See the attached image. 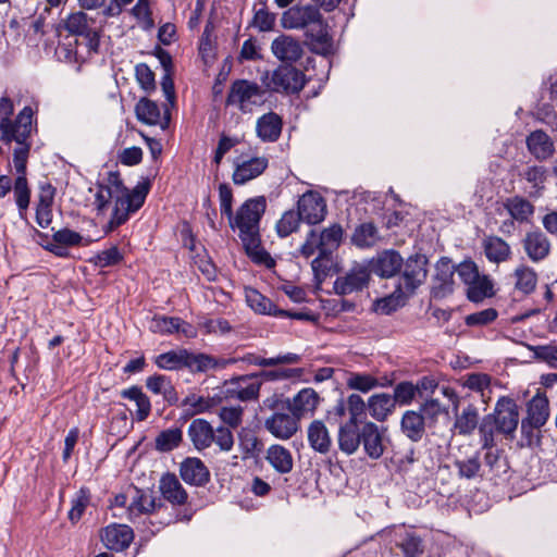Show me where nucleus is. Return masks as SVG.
Masks as SVG:
<instances>
[{
    "mask_svg": "<svg viewBox=\"0 0 557 557\" xmlns=\"http://www.w3.org/2000/svg\"><path fill=\"white\" fill-rule=\"evenodd\" d=\"M149 191V183H138L132 190L123 185L117 172H110L107 184L99 185L95 196L98 211H103L111 200L114 201L111 218L106 232H112L124 224L129 215L144 205Z\"/></svg>",
    "mask_w": 557,
    "mask_h": 557,
    "instance_id": "1",
    "label": "nucleus"
},
{
    "mask_svg": "<svg viewBox=\"0 0 557 557\" xmlns=\"http://www.w3.org/2000/svg\"><path fill=\"white\" fill-rule=\"evenodd\" d=\"M281 24L285 29H304L311 51L327 55L333 50V40L327 24L317 7L294 5L282 14Z\"/></svg>",
    "mask_w": 557,
    "mask_h": 557,
    "instance_id": "2",
    "label": "nucleus"
},
{
    "mask_svg": "<svg viewBox=\"0 0 557 557\" xmlns=\"http://www.w3.org/2000/svg\"><path fill=\"white\" fill-rule=\"evenodd\" d=\"M260 81L268 91L286 95L299 94L307 83L304 72L292 64H281L273 71H265Z\"/></svg>",
    "mask_w": 557,
    "mask_h": 557,
    "instance_id": "3",
    "label": "nucleus"
},
{
    "mask_svg": "<svg viewBox=\"0 0 557 557\" xmlns=\"http://www.w3.org/2000/svg\"><path fill=\"white\" fill-rule=\"evenodd\" d=\"M265 208L267 201L263 196L247 199L228 219L230 226L239 231L240 239L259 235L260 220Z\"/></svg>",
    "mask_w": 557,
    "mask_h": 557,
    "instance_id": "4",
    "label": "nucleus"
},
{
    "mask_svg": "<svg viewBox=\"0 0 557 557\" xmlns=\"http://www.w3.org/2000/svg\"><path fill=\"white\" fill-rule=\"evenodd\" d=\"M95 20L84 11H76L60 21L55 27L58 36L62 30L86 40L89 52L97 53L100 47V30L95 27Z\"/></svg>",
    "mask_w": 557,
    "mask_h": 557,
    "instance_id": "5",
    "label": "nucleus"
},
{
    "mask_svg": "<svg viewBox=\"0 0 557 557\" xmlns=\"http://www.w3.org/2000/svg\"><path fill=\"white\" fill-rule=\"evenodd\" d=\"M343 233V227L336 223L320 233L311 230L300 247V252L306 258L313 256L315 251H321L322 256H331L339 247Z\"/></svg>",
    "mask_w": 557,
    "mask_h": 557,
    "instance_id": "6",
    "label": "nucleus"
},
{
    "mask_svg": "<svg viewBox=\"0 0 557 557\" xmlns=\"http://www.w3.org/2000/svg\"><path fill=\"white\" fill-rule=\"evenodd\" d=\"M263 91L257 83L239 79L232 84L226 104L234 106L243 112H249L252 106L261 103Z\"/></svg>",
    "mask_w": 557,
    "mask_h": 557,
    "instance_id": "7",
    "label": "nucleus"
},
{
    "mask_svg": "<svg viewBox=\"0 0 557 557\" xmlns=\"http://www.w3.org/2000/svg\"><path fill=\"white\" fill-rule=\"evenodd\" d=\"M32 117L33 109L24 107L15 120H9L0 125L1 137L0 139L5 144L15 141L18 145H24L32 133Z\"/></svg>",
    "mask_w": 557,
    "mask_h": 557,
    "instance_id": "8",
    "label": "nucleus"
},
{
    "mask_svg": "<svg viewBox=\"0 0 557 557\" xmlns=\"http://www.w3.org/2000/svg\"><path fill=\"white\" fill-rule=\"evenodd\" d=\"M497 424V433L507 437H513L519 423V408L516 401L507 396L500 397L494 408V412L490 413Z\"/></svg>",
    "mask_w": 557,
    "mask_h": 557,
    "instance_id": "9",
    "label": "nucleus"
},
{
    "mask_svg": "<svg viewBox=\"0 0 557 557\" xmlns=\"http://www.w3.org/2000/svg\"><path fill=\"white\" fill-rule=\"evenodd\" d=\"M522 249L533 263L545 261L552 253V242L541 230L536 228L525 233L521 240Z\"/></svg>",
    "mask_w": 557,
    "mask_h": 557,
    "instance_id": "10",
    "label": "nucleus"
},
{
    "mask_svg": "<svg viewBox=\"0 0 557 557\" xmlns=\"http://www.w3.org/2000/svg\"><path fill=\"white\" fill-rule=\"evenodd\" d=\"M549 418V403L544 394L537 393L527 405V417L521 421V432L531 433L542 428Z\"/></svg>",
    "mask_w": 557,
    "mask_h": 557,
    "instance_id": "11",
    "label": "nucleus"
},
{
    "mask_svg": "<svg viewBox=\"0 0 557 557\" xmlns=\"http://www.w3.org/2000/svg\"><path fill=\"white\" fill-rule=\"evenodd\" d=\"M297 212L301 221L311 225L318 224L326 215L325 200L320 194L308 191L299 198Z\"/></svg>",
    "mask_w": 557,
    "mask_h": 557,
    "instance_id": "12",
    "label": "nucleus"
},
{
    "mask_svg": "<svg viewBox=\"0 0 557 557\" xmlns=\"http://www.w3.org/2000/svg\"><path fill=\"white\" fill-rule=\"evenodd\" d=\"M428 259L423 255L410 256L407 261L403 264L404 270L401 274L405 290L413 293L426 278Z\"/></svg>",
    "mask_w": 557,
    "mask_h": 557,
    "instance_id": "13",
    "label": "nucleus"
},
{
    "mask_svg": "<svg viewBox=\"0 0 557 557\" xmlns=\"http://www.w3.org/2000/svg\"><path fill=\"white\" fill-rule=\"evenodd\" d=\"M262 382L255 373L240 375L226 384V396L240 401L255 400L259 397Z\"/></svg>",
    "mask_w": 557,
    "mask_h": 557,
    "instance_id": "14",
    "label": "nucleus"
},
{
    "mask_svg": "<svg viewBox=\"0 0 557 557\" xmlns=\"http://www.w3.org/2000/svg\"><path fill=\"white\" fill-rule=\"evenodd\" d=\"M370 273L367 267L354 265L345 275L334 282V290L338 295H348L362 290L369 283Z\"/></svg>",
    "mask_w": 557,
    "mask_h": 557,
    "instance_id": "15",
    "label": "nucleus"
},
{
    "mask_svg": "<svg viewBox=\"0 0 557 557\" xmlns=\"http://www.w3.org/2000/svg\"><path fill=\"white\" fill-rule=\"evenodd\" d=\"M135 113L139 122L160 126L162 129H166L170 125V112L168 106H164V112L161 113L160 107L157 102L141 98L135 107Z\"/></svg>",
    "mask_w": 557,
    "mask_h": 557,
    "instance_id": "16",
    "label": "nucleus"
},
{
    "mask_svg": "<svg viewBox=\"0 0 557 557\" xmlns=\"http://www.w3.org/2000/svg\"><path fill=\"white\" fill-rule=\"evenodd\" d=\"M100 539L107 548L122 552L133 542L134 532L126 524L111 523L101 530Z\"/></svg>",
    "mask_w": 557,
    "mask_h": 557,
    "instance_id": "17",
    "label": "nucleus"
},
{
    "mask_svg": "<svg viewBox=\"0 0 557 557\" xmlns=\"http://www.w3.org/2000/svg\"><path fill=\"white\" fill-rule=\"evenodd\" d=\"M455 265L448 258H441L435 265L432 294L435 298H444L454 290Z\"/></svg>",
    "mask_w": 557,
    "mask_h": 557,
    "instance_id": "18",
    "label": "nucleus"
},
{
    "mask_svg": "<svg viewBox=\"0 0 557 557\" xmlns=\"http://www.w3.org/2000/svg\"><path fill=\"white\" fill-rule=\"evenodd\" d=\"M180 475L189 485L203 486L210 480L207 466L199 458H186L180 466Z\"/></svg>",
    "mask_w": 557,
    "mask_h": 557,
    "instance_id": "19",
    "label": "nucleus"
},
{
    "mask_svg": "<svg viewBox=\"0 0 557 557\" xmlns=\"http://www.w3.org/2000/svg\"><path fill=\"white\" fill-rule=\"evenodd\" d=\"M264 425L275 437L288 440L298 431V419L293 413L275 412L265 420Z\"/></svg>",
    "mask_w": 557,
    "mask_h": 557,
    "instance_id": "20",
    "label": "nucleus"
},
{
    "mask_svg": "<svg viewBox=\"0 0 557 557\" xmlns=\"http://www.w3.org/2000/svg\"><path fill=\"white\" fill-rule=\"evenodd\" d=\"M267 168L268 159L264 157H255L243 162H236L232 180L236 185H244L261 175Z\"/></svg>",
    "mask_w": 557,
    "mask_h": 557,
    "instance_id": "21",
    "label": "nucleus"
},
{
    "mask_svg": "<svg viewBox=\"0 0 557 557\" xmlns=\"http://www.w3.org/2000/svg\"><path fill=\"white\" fill-rule=\"evenodd\" d=\"M272 53L283 62H297L304 53L301 44L292 36L281 35L272 41Z\"/></svg>",
    "mask_w": 557,
    "mask_h": 557,
    "instance_id": "22",
    "label": "nucleus"
},
{
    "mask_svg": "<svg viewBox=\"0 0 557 557\" xmlns=\"http://www.w3.org/2000/svg\"><path fill=\"white\" fill-rule=\"evenodd\" d=\"M159 490L165 500L172 505L183 506L187 504L188 494L174 473H164L159 482Z\"/></svg>",
    "mask_w": 557,
    "mask_h": 557,
    "instance_id": "23",
    "label": "nucleus"
},
{
    "mask_svg": "<svg viewBox=\"0 0 557 557\" xmlns=\"http://www.w3.org/2000/svg\"><path fill=\"white\" fill-rule=\"evenodd\" d=\"M361 444L370 458L379 459L383 455V434L375 423L366 422L361 426Z\"/></svg>",
    "mask_w": 557,
    "mask_h": 557,
    "instance_id": "24",
    "label": "nucleus"
},
{
    "mask_svg": "<svg viewBox=\"0 0 557 557\" xmlns=\"http://www.w3.org/2000/svg\"><path fill=\"white\" fill-rule=\"evenodd\" d=\"M525 144L529 152L537 160L549 159L555 152L552 138L542 129H536L527 137Z\"/></svg>",
    "mask_w": 557,
    "mask_h": 557,
    "instance_id": "25",
    "label": "nucleus"
},
{
    "mask_svg": "<svg viewBox=\"0 0 557 557\" xmlns=\"http://www.w3.org/2000/svg\"><path fill=\"white\" fill-rule=\"evenodd\" d=\"M282 128V117L275 112L265 113L257 120V136L264 143L276 141L281 136Z\"/></svg>",
    "mask_w": 557,
    "mask_h": 557,
    "instance_id": "26",
    "label": "nucleus"
},
{
    "mask_svg": "<svg viewBox=\"0 0 557 557\" xmlns=\"http://www.w3.org/2000/svg\"><path fill=\"white\" fill-rule=\"evenodd\" d=\"M404 259L396 250L381 252L373 263V271L381 277H393L403 268Z\"/></svg>",
    "mask_w": 557,
    "mask_h": 557,
    "instance_id": "27",
    "label": "nucleus"
},
{
    "mask_svg": "<svg viewBox=\"0 0 557 557\" xmlns=\"http://www.w3.org/2000/svg\"><path fill=\"white\" fill-rule=\"evenodd\" d=\"M504 208L510 218L520 224L531 223L535 212L534 205L522 196L507 198L504 201Z\"/></svg>",
    "mask_w": 557,
    "mask_h": 557,
    "instance_id": "28",
    "label": "nucleus"
},
{
    "mask_svg": "<svg viewBox=\"0 0 557 557\" xmlns=\"http://www.w3.org/2000/svg\"><path fill=\"white\" fill-rule=\"evenodd\" d=\"M156 509V498L150 493L136 487L131 491V503L127 506L131 520L141 515H150Z\"/></svg>",
    "mask_w": 557,
    "mask_h": 557,
    "instance_id": "29",
    "label": "nucleus"
},
{
    "mask_svg": "<svg viewBox=\"0 0 557 557\" xmlns=\"http://www.w3.org/2000/svg\"><path fill=\"white\" fill-rule=\"evenodd\" d=\"M320 401L319 394L313 388L301 389L290 404L292 413L299 420L301 417L313 414Z\"/></svg>",
    "mask_w": 557,
    "mask_h": 557,
    "instance_id": "30",
    "label": "nucleus"
},
{
    "mask_svg": "<svg viewBox=\"0 0 557 557\" xmlns=\"http://www.w3.org/2000/svg\"><path fill=\"white\" fill-rule=\"evenodd\" d=\"M188 436L196 449L202 450L211 446L214 430L205 419H195L188 426Z\"/></svg>",
    "mask_w": 557,
    "mask_h": 557,
    "instance_id": "31",
    "label": "nucleus"
},
{
    "mask_svg": "<svg viewBox=\"0 0 557 557\" xmlns=\"http://www.w3.org/2000/svg\"><path fill=\"white\" fill-rule=\"evenodd\" d=\"M361 444V429L358 423L347 421L339 426L338 430V446L339 449L347 454L352 455Z\"/></svg>",
    "mask_w": 557,
    "mask_h": 557,
    "instance_id": "32",
    "label": "nucleus"
},
{
    "mask_svg": "<svg viewBox=\"0 0 557 557\" xmlns=\"http://www.w3.org/2000/svg\"><path fill=\"white\" fill-rule=\"evenodd\" d=\"M308 442L310 447L320 454H327L332 446V438L325 424L314 420L308 426Z\"/></svg>",
    "mask_w": 557,
    "mask_h": 557,
    "instance_id": "33",
    "label": "nucleus"
},
{
    "mask_svg": "<svg viewBox=\"0 0 557 557\" xmlns=\"http://www.w3.org/2000/svg\"><path fill=\"white\" fill-rule=\"evenodd\" d=\"M515 288L523 295L532 294L537 286L539 275L536 271L528 264H519L513 273Z\"/></svg>",
    "mask_w": 557,
    "mask_h": 557,
    "instance_id": "34",
    "label": "nucleus"
},
{
    "mask_svg": "<svg viewBox=\"0 0 557 557\" xmlns=\"http://www.w3.org/2000/svg\"><path fill=\"white\" fill-rule=\"evenodd\" d=\"M401 431L412 442H419L425 433L424 417L414 410L406 411L401 418Z\"/></svg>",
    "mask_w": 557,
    "mask_h": 557,
    "instance_id": "35",
    "label": "nucleus"
},
{
    "mask_svg": "<svg viewBox=\"0 0 557 557\" xmlns=\"http://www.w3.org/2000/svg\"><path fill=\"white\" fill-rule=\"evenodd\" d=\"M147 388L156 394L162 395L163 399L169 404H175L178 400L177 393L170 377L163 374H153L146 380Z\"/></svg>",
    "mask_w": 557,
    "mask_h": 557,
    "instance_id": "36",
    "label": "nucleus"
},
{
    "mask_svg": "<svg viewBox=\"0 0 557 557\" xmlns=\"http://www.w3.org/2000/svg\"><path fill=\"white\" fill-rule=\"evenodd\" d=\"M265 459L281 474H286L293 469V456L284 446H270L267 450Z\"/></svg>",
    "mask_w": 557,
    "mask_h": 557,
    "instance_id": "37",
    "label": "nucleus"
},
{
    "mask_svg": "<svg viewBox=\"0 0 557 557\" xmlns=\"http://www.w3.org/2000/svg\"><path fill=\"white\" fill-rule=\"evenodd\" d=\"M486 258L494 263H500L510 258L511 249L507 242L498 236H488L483 242Z\"/></svg>",
    "mask_w": 557,
    "mask_h": 557,
    "instance_id": "38",
    "label": "nucleus"
},
{
    "mask_svg": "<svg viewBox=\"0 0 557 557\" xmlns=\"http://www.w3.org/2000/svg\"><path fill=\"white\" fill-rule=\"evenodd\" d=\"M121 396L132 400L136 405V420L145 421L151 412V403L149 397L143 392L141 387L134 385L121 392Z\"/></svg>",
    "mask_w": 557,
    "mask_h": 557,
    "instance_id": "39",
    "label": "nucleus"
},
{
    "mask_svg": "<svg viewBox=\"0 0 557 557\" xmlns=\"http://www.w3.org/2000/svg\"><path fill=\"white\" fill-rule=\"evenodd\" d=\"M247 305L257 313L277 317L280 309L259 290L252 287L245 288Z\"/></svg>",
    "mask_w": 557,
    "mask_h": 557,
    "instance_id": "40",
    "label": "nucleus"
},
{
    "mask_svg": "<svg viewBox=\"0 0 557 557\" xmlns=\"http://www.w3.org/2000/svg\"><path fill=\"white\" fill-rule=\"evenodd\" d=\"M395 399L386 393L374 394L369 398L370 414L377 421H384L395 408Z\"/></svg>",
    "mask_w": 557,
    "mask_h": 557,
    "instance_id": "41",
    "label": "nucleus"
},
{
    "mask_svg": "<svg viewBox=\"0 0 557 557\" xmlns=\"http://www.w3.org/2000/svg\"><path fill=\"white\" fill-rule=\"evenodd\" d=\"M246 253L257 264L268 269L274 267L275 262L268 251L260 246V236H251L242 239Z\"/></svg>",
    "mask_w": 557,
    "mask_h": 557,
    "instance_id": "42",
    "label": "nucleus"
},
{
    "mask_svg": "<svg viewBox=\"0 0 557 557\" xmlns=\"http://www.w3.org/2000/svg\"><path fill=\"white\" fill-rule=\"evenodd\" d=\"M187 329H190V325L176 317L157 315L150 324V330L153 333L160 334H173L176 332L187 334Z\"/></svg>",
    "mask_w": 557,
    "mask_h": 557,
    "instance_id": "43",
    "label": "nucleus"
},
{
    "mask_svg": "<svg viewBox=\"0 0 557 557\" xmlns=\"http://www.w3.org/2000/svg\"><path fill=\"white\" fill-rule=\"evenodd\" d=\"M380 239L379 231L373 223L358 225L351 236V243L359 248L373 247Z\"/></svg>",
    "mask_w": 557,
    "mask_h": 557,
    "instance_id": "44",
    "label": "nucleus"
},
{
    "mask_svg": "<svg viewBox=\"0 0 557 557\" xmlns=\"http://www.w3.org/2000/svg\"><path fill=\"white\" fill-rule=\"evenodd\" d=\"M521 176L531 184L529 195L531 197L541 196L547 180V169L543 165L528 166L523 173H521Z\"/></svg>",
    "mask_w": 557,
    "mask_h": 557,
    "instance_id": "45",
    "label": "nucleus"
},
{
    "mask_svg": "<svg viewBox=\"0 0 557 557\" xmlns=\"http://www.w3.org/2000/svg\"><path fill=\"white\" fill-rule=\"evenodd\" d=\"M215 367L216 360L212 356L185 349L184 368L190 372H207Z\"/></svg>",
    "mask_w": 557,
    "mask_h": 557,
    "instance_id": "46",
    "label": "nucleus"
},
{
    "mask_svg": "<svg viewBox=\"0 0 557 557\" xmlns=\"http://www.w3.org/2000/svg\"><path fill=\"white\" fill-rule=\"evenodd\" d=\"M346 386L349 389L368 393L377 386H384L380 381L368 373L349 372L346 377Z\"/></svg>",
    "mask_w": 557,
    "mask_h": 557,
    "instance_id": "47",
    "label": "nucleus"
},
{
    "mask_svg": "<svg viewBox=\"0 0 557 557\" xmlns=\"http://www.w3.org/2000/svg\"><path fill=\"white\" fill-rule=\"evenodd\" d=\"M478 409L473 405H469L457 416L454 426L459 434L470 435L478 426Z\"/></svg>",
    "mask_w": 557,
    "mask_h": 557,
    "instance_id": "48",
    "label": "nucleus"
},
{
    "mask_svg": "<svg viewBox=\"0 0 557 557\" xmlns=\"http://www.w3.org/2000/svg\"><path fill=\"white\" fill-rule=\"evenodd\" d=\"M460 384L465 388L479 393L483 398V401H486L485 393L486 391L490 392L491 376L481 372L469 373L460 379Z\"/></svg>",
    "mask_w": 557,
    "mask_h": 557,
    "instance_id": "49",
    "label": "nucleus"
},
{
    "mask_svg": "<svg viewBox=\"0 0 557 557\" xmlns=\"http://www.w3.org/2000/svg\"><path fill=\"white\" fill-rule=\"evenodd\" d=\"M218 405V400L213 397H203L196 394L188 395L184 398L182 406L186 408L189 416L203 413Z\"/></svg>",
    "mask_w": 557,
    "mask_h": 557,
    "instance_id": "50",
    "label": "nucleus"
},
{
    "mask_svg": "<svg viewBox=\"0 0 557 557\" xmlns=\"http://www.w3.org/2000/svg\"><path fill=\"white\" fill-rule=\"evenodd\" d=\"M185 348L170 350L160 354L154 358V363L158 368L163 370H180L184 368Z\"/></svg>",
    "mask_w": 557,
    "mask_h": 557,
    "instance_id": "51",
    "label": "nucleus"
},
{
    "mask_svg": "<svg viewBox=\"0 0 557 557\" xmlns=\"http://www.w3.org/2000/svg\"><path fill=\"white\" fill-rule=\"evenodd\" d=\"M183 440V432L178 428L163 430L154 440L156 449L159 451H171L176 448Z\"/></svg>",
    "mask_w": 557,
    "mask_h": 557,
    "instance_id": "52",
    "label": "nucleus"
},
{
    "mask_svg": "<svg viewBox=\"0 0 557 557\" xmlns=\"http://www.w3.org/2000/svg\"><path fill=\"white\" fill-rule=\"evenodd\" d=\"M493 295V284L486 275H479L473 284L467 286V296L471 301L479 302Z\"/></svg>",
    "mask_w": 557,
    "mask_h": 557,
    "instance_id": "53",
    "label": "nucleus"
},
{
    "mask_svg": "<svg viewBox=\"0 0 557 557\" xmlns=\"http://www.w3.org/2000/svg\"><path fill=\"white\" fill-rule=\"evenodd\" d=\"M457 468L458 475L461 479L472 480L480 474L481 459L480 453L476 451L473 456L467 459H457L454 462Z\"/></svg>",
    "mask_w": 557,
    "mask_h": 557,
    "instance_id": "54",
    "label": "nucleus"
},
{
    "mask_svg": "<svg viewBox=\"0 0 557 557\" xmlns=\"http://www.w3.org/2000/svg\"><path fill=\"white\" fill-rule=\"evenodd\" d=\"M304 370L300 368L294 369H274V370H262L258 373H255L261 382H276V381H287V380H296L302 375Z\"/></svg>",
    "mask_w": 557,
    "mask_h": 557,
    "instance_id": "55",
    "label": "nucleus"
},
{
    "mask_svg": "<svg viewBox=\"0 0 557 557\" xmlns=\"http://www.w3.org/2000/svg\"><path fill=\"white\" fill-rule=\"evenodd\" d=\"M244 360L249 364L259 366V367H273L276 364H285V363H296L299 360V356L296 354H285L280 355L277 357L272 358H262L255 355H247Z\"/></svg>",
    "mask_w": 557,
    "mask_h": 557,
    "instance_id": "56",
    "label": "nucleus"
},
{
    "mask_svg": "<svg viewBox=\"0 0 557 557\" xmlns=\"http://www.w3.org/2000/svg\"><path fill=\"white\" fill-rule=\"evenodd\" d=\"M132 15L137 20V24L145 30H151L154 27L152 12L148 0H137V3L131 10Z\"/></svg>",
    "mask_w": 557,
    "mask_h": 557,
    "instance_id": "57",
    "label": "nucleus"
},
{
    "mask_svg": "<svg viewBox=\"0 0 557 557\" xmlns=\"http://www.w3.org/2000/svg\"><path fill=\"white\" fill-rule=\"evenodd\" d=\"M497 424L492 416L486 414L479 424V434L483 449H492L495 446V433Z\"/></svg>",
    "mask_w": 557,
    "mask_h": 557,
    "instance_id": "58",
    "label": "nucleus"
},
{
    "mask_svg": "<svg viewBox=\"0 0 557 557\" xmlns=\"http://www.w3.org/2000/svg\"><path fill=\"white\" fill-rule=\"evenodd\" d=\"M13 191L20 214L28 208L30 201V189L25 175H18L14 182Z\"/></svg>",
    "mask_w": 557,
    "mask_h": 557,
    "instance_id": "59",
    "label": "nucleus"
},
{
    "mask_svg": "<svg viewBox=\"0 0 557 557\" xmlns=\"http://www.w3.org/2000/svg\"><path fill=\"white\" fill-rule=\"evenodd\" d=\"M123 255L116 246H112L95 255L89 261L98 268H107L119 264Z\"/></svg>",
    "mask_w": 557,
    "mask_h": 557,
    "instance_id": "60",
    "label": "nucleus"
},
{
    "mask_svg": "<svg viewBox=\"0 0 557 557\" xmlns=\"http://www.w3.org/2000/svg\"><path fill=\"white\" fill-rule=\"evenodd\" d=\"M301 221L297 211H286L276 223V231L280 237H287L293 232L297 231L299 222Z\"/></svg>",
    "mask_w": 557,
    "mask_h": 557,
    "instance_id": "61",
    "label": "nucleus"
},
{
    "mask_svg": "<svg viewBox=\"0 0 557 557\" xmlns=\"http://www.w3.org/2000/svg\"><path fill=\"white\" fill-rule=\"evenodd\" d=\"M89 491L87 488H81L75 498L72 500V508L69 511V519L73 523L77 522L82 518L85 509L89 504Z\"/></svg>",
    "mask_w": 557,
    "mask_h": 557,
    "instance_id": "62",
    "label": "nucleus"
},
{
    "mask_svg": "<svg viewBox=\"0 0 557 557\" xmlns=\"http://www.w3.org/2000/svg\"><path fill=\"white\" fill-rule=\"evenodd\" d=\"M497 317L498 312L496 309L486 308L484 310L466 315L465 323L468 326H486L493 323Z\"/></svg>",
    "mask_w": 557,
    "mask_h": 557,
    "instance_id": "63",
    "label": "nucleus"
},
{
    "mask_svg": "<svg viewBox=\"0 0 557 557\" xmlns=\"http://www.w3.org/2000/svg\"><path fill=\"white\" fill-rule=\"evenodd\" d=\"M244 409L240 406L222 407L219 412L220 419L231 429L238 428L243 422Z\"/></svg>",
    "mask_w": 557,
    "mask_h": 557,
    "instance_id": "64",
    "label": "nucleus"
}]
</instances>
